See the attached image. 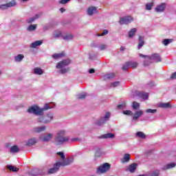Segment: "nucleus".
Returning <instances> with one entry per match:
<instances>
[{
	"instance_id": "nucleus-31",
	"label": "nucleus",
	"mask_w": 176,
	"mask_h": 176,
	"mask_svg": "<svg viewBox=\"0 0 176 176\" xmlns=\"http://www.w3.org/2000/svg\"><path fill=\"white\" fill-rule=\"evenodd\" d=\"M58 74H60L61 75H64V74H67L69 72V67H62L59 68Z\"/></svg>"
},
{
	"instance_id": "nucleus-26",
	"label": "nucleus",
	"mask_w": 176,
	"mask_h": 176,
	"mask_svg": "<svg viewBox=\"0 0 176 176\" xmlns=\"http://www.w3.org/2000/svg\"><path fill=\"white\" fill-rule=\"evenodd\" d=\"M39 14H36L34 16L27 19L26 23H28V24H31V23H34V21H35V20H36L37 19H39Z\"/></svg>"
},
{
	"instance_id": "nucleus-37",
	"label": "nucleus",
	"mask_w": 176,
	"mask_h": 176,
	"mask_svg": "<svg viewBox=\"0 0 176 176\" xmlns=\"http://www.w3.org/2000/svg\"><path fill=\"white\" fill-rule=\"evenodd\" d=\"M86 97H87L86 92H82L77 95V98H78V100H85Z\"/></svg>"
},
{
	"instance_id": "nucleus-41",
	"label": "nucleus",
	"mask_w": 176,
	"mask_h": 176,
	"mask_svg": "<svg viewBox=\"0 0 176 176\" xmlns=\"http://www.w3.org/2000/svg\"><path fill=\"white\" fill-rule=\"evenodd\" d=\"M10 151L12 153H17V152H20V148L17 146H12L10 148Z\"/></svg>"
},
{
	"instance_id": "nucleus-30",
	"label": "nucleus",
	"mask_w": 176,
	"mask_h": 176,
	"mask_svg": "<svg viewBox=\"0 0 176 176\" xmlns=\"http://www.w3.org/2000/svg\"><path fill=\"white\" fill-rule=\"evenodd\" d=\"M141 107V104L139 102H137L136 101H134L132 102V109L134 111H137V109H140V107Z\"/></svg>"
},
{
	"instance_id": "nucleus-52",
	"label": "nucleus",
	"mask_w": 176,
	"mask_h": 176,
	"mask_svg": "<svg viewBox=\"0 0 176 176\" xmlns=\"http://www.w3.org/2000/svg\"><path fill=\"white\" fill-rule=\"evenodd\" d=\"M108 45L106 44H101L99 47L100 50H107Z\"/></svg>"
},
{
	"instance_id": "nucleus-56",
	"label": "nucleus",
	"mask_w": 176,
	"mask_h": 176,
	"mask_svg": "<svg viewBox=\"0 0 176 176\" xmlns=\"http://www.w3.org/2000/svg\"><path fill=\"white\" fill-rule=\"evenodd\" d=\"M126 107V104H119L118 106V109H123V108Z\"/></svg>"
},
{
	"instance_id": "nucleus-58",
	"label": "nucleus",
	"mask_w": 176,
	"mask_h": 176,
	"mask_svg": "<svg viewBox=\"0 0 176 176\" xmlns=\"http://www.w3.org/2000/svg\"><path fill=\"white\" fill-rule=\"evenodd\" d=\"M170 79H176V72L171 75Z\"/></svg>"
},
{
	"instance_id": "nucleus-1",
	"label": "nucleus",
	"mask_w": 176,
	"mask_h": 176,
	"mask_svg": "<svg viewBox=\"0 0 176 176\" xmlns=\"http://www.w3.org/2000/svg\"><path fill=\"white\" fill-rule=\"evenodd\" d=\"M69 142V137L67 136L65 129L58 130L54 135L53 143L56 146H61L64 144Z\"/></svg>"
},
{
	"instance_id": "nucleus-25",
	"label": "nucleus",
	"mask_w": 176,
	"mask_h": 176,
	"mask_svg": "<svg viewBox=\"0 0 176 176\" xmlns=\"http://www.w3.org/2000/svg\"><path fill=\"white\" fill-rule=\"evenodd\" d=\"M113 78H115V73H109L103 76L104 80H108V79H113Z\"/></svg>"
},
{
	"instance_id": "nucleus-18",
	"label": "nucleus",
	"mask_w": 176,
	"mask_h": 176,
	"mask_svg": "<svg viewBox=\"0 0 176 176\" xmlns=\"http://www.w3.org/2000/svg\"><path fill=\"white\" fill-rule=\"evenodd\" d=\"M54 107V105L52 106V104L49 103L45 104L44 107L43 108H40V111H41V116L43 115L45 111H48V109H52Z\"/></svg>"
},
{
	"instance_id": "nucleus-3",
	"label": "nucleus",
	"mask_w": 176,
	"mask_h": 176,
	"mask_svg": "<svg viewBox=\"0 0 176 176\" xmlns=\"http://www.w3.org/2000/svg\"><path fill=\"white\" fill-rule=\"evenodd\" d=\"M110 118H111V113L107 112L105 114H104V116H102L100 117L98 119H97L94 122V124H96V126H104V124H105L107 123V122H108V120H109Z\"/></svg>"
},
{
	"instance_id": "nucleus-62",
	"label": "nucleus",
	"mask_w": 176,
	"mask_h": 176,
	"mask_svg": "<svg viewBox=\"0 0 176 176\" xmlns=\"http://www.w3.org/2000/svg\"><path fill=\"white\" fill-rule=\"evenodd\" d=\"M120 50L121 52H123V51L126 50V48H124V47L122 46V47H120Z\"/></svg>"
},
{
	"instance_id": "nucleus-11",
	"label": "nucleus",
	"mask_w": 176,
	"mask_h": 176,
	"mask_svg": "<svg viewBox=\"0 0 176 176\" xmlns=\"http://www.w3.org/2000/svg\"><path fill=\"white\" fill-rule=\"evenodd\" d=\"M133 20V19L132 16H124V17L120 18L119 23L121 25L129 24V23H131Z\"/></svg>"
},
{
	"instance_id": "nucleus-5",
	"label": "nucleus",
	"mask_w": 176,
	"mask_h": 176,
	"mask_svg": "<svg viewBox=\"0 0 176 176\" xmlns=\"http://www.w3.org/2000/svg\"><path fill=\"white\" fill-rule=\"evenodd\" d=\"M131 98H135V97H139L142 98V100H148L149 98V94L146 92H142L140 91H135L131 96Z\"/></svg>"
},
{
	"instance_id": "nucleus-47",
	"label": "nucleus",
	"mask_w": 176,
	"mask_h": 176,
	"mask_svg": "<svg viewBox=\"0 0 176 176\" xmlns=\"http://www.w3.org/2000/svg\"><path fill=\"white\" fill-rule=\"evenodd\" d=\"M130 67V65L129 64V62H126L125 64L123 65L122 69V71H127L129 68Z\"/></svg>"
},
{
	"instance_id": "nucleus-21",
	"label": "nucleus",
	"mask_w": 176,
	"mask_h": 176,
	"mask_svg": "<svg viewBox=\"0 0 176 176\" xmlns=\"http://www.w3.org/2000/svg\"><path fill=\"white\" fill-rule=\"evenodd\" d=\"M33 74H34V75H43L45 72H43V69H42V68L35 67L33 69Z\"/></svg>"
},
{
	"instance_id": "nucleus-46",
	"label": "nucleus",
	"mask_w": 176,
	"mask_h": 176,
	"mask_svg": "<svg viewBox=\"0 0 176 176\" xmlns=\"http://www.w3.org/2000/svg\"><path fill=\"white\" fill-rule=\"evenodd\" d=\"M39 117L37 118L38 123H45V116H38Z\"/></svg>"
},
{
	"instance_id": "nucleus-27",
	"label": "nucleus",
	"mask_w": 176,
	"mask_h": 176,
	"mask_svg": "<svg viewBox=\"0 0 176 176\" xmlns=\"http://www.w3.org/2000/svg\"><path fill=\"white\" fill-rule=\"evenodd\" d=\"M100 138H104V139H107V138H115V134L112 133H108L104 135H102Z\"/></svg>"
},
{
	"instance_id": "nucleus-16",
	"label": "nucleus",
	"mask_w": 176,
	"mask_h": 176,
	"mask_svg": "<svg viewBox=\"0 0 176 176\" xmlns=\"http://www.w3.org/2000/svg\"><path fill=\"white\" fill-rule=\"evenodd\" d=\"M98 10L96 7L94 6H90L87 8V13L88 16H93V14H95V13H97Z\"/></svg>"
},
{
	"instance_id": "nucleus-8",
	"label": "nucleus",
	"mask_w": 176,
	"mask_h": 176,
	"mask_svg": "<svg viewBox=\"0 0 176 176\" xmlns=\"http://www.w3.org/2000/svg\"><path fill=\"white\" fill-rule=\"evenodd\" d=\"M17 3H16L15 0H12L11 1L6 3V4H2L0 6V9L1 10H6L8 8H13V6H16Z\"/></svg>"
},
{
	"instance_id": "nucleus-59",
	"label": "nucleus",
	"mask_w": 176,
	"mask_h": 176,
	"mask_svg": "<svg viewBox=\"0 0 176 176\" xmlns=\"http://www.w3.org/2000/svg\"><path fill=\"white\" fill-rule=\"evenodd\" d=\"M96 72V70L94 69H91L89 70V74H94Z\"/></svg>"
},
{
	"instance_id": "nucleus-9",
	"label": "nucleus",
	"mask_w": 176,
	"mask_h": 176,
	"mask_svg": "<svg viewBox=\"0 0 176 176\" xmlns=\"http://www.w3.org/2000/svg\"><path fill=\"white\" fill-rule=\"evenodd\" d=\"M39 138L43 142H50V141H52V140H53V133H47L43 136H40Z\"/></svg>"
},
{
	"instance_id": "nucleus-43",
	"label": "nucleus",
	"mask_w": 176,
	"mask_h": 176,
	"mask_svg": "<svg viewBox=\"0 0 176 176\" xmlns=\"http://www.w3.org/2000/svg\"><path fill=\"white\" fill-rule=\"evenodd\" d=\"M61 57H64V53L54 54L52 55V58H54L55 60L61 58Z\"/></svg>"
},
{
	"instance_id": "nucleus-12",
	"label": "nucleus",
	"mask_w": 176,
	"mask_h": 176,
	"mask_svg": "<svg viewBox=\"0 0 176 176\" xmlns=\"http://www.w3.org/2000/svg\"><path fill=\"white\" fill-rule=\"evenodd\" d=\"M36 144H38V139L36 138H31L25 142L26 146H34Z\"/></svg>"
},
{
	"instance_id": "nucleus-2",
	"label": "nucleus",
	"mask_w": 176,
	"mask_h": 176,
	"mask_svg": "<svg viewBox=\"0 0 176 176\" xmlns=\"http://www.w3.org/2000/svg\"><path fill=\"white\" fill-rule=\"evenodd\" d=\"M72 162V160L67 159V160L56 162L54 165L53 168H51L48 170V174H55V173H57V171L60 170V167H61V166L63 167L65 166H69Z\"/></svg>"
},
{
	"instance_id": "nucleus-39",
	"label": "nucleus",
	"mask_w": 176,
	"mask_h": 176,
	"mask_svg": "<svg viewBox=\"0 0 176 176\" xmlns=\"http://www.w3.org/2000/svg\"><path fill=\"white\" fill-rule=\"evenodd\" d=\"M61 36L63 37V33H61L60 31H55L54 32V38L55 39H58V38H60Z\"/></svg>"
},
{
	"instance_id": "nucleus-17",
	"label": "nucleus",
	"mask_w": 176,
	"mask_h": 176,
	"mask_svg": "<svg viewBox=\"0 0 176 176\" xmlns=\"http://www.w3.org/2000/svg\"><path fill=\"white\" fill-rule=\"evenodd\" d=\"M142 115H144V111L142 110L136 111L132 117V119L133 120H138V119H140Z\"/></svg>"
},
{
	"instance_id": "nucleus-29",
	"label": "nucleus",
	"mask_w": 176,
	"mask_h": 176,
	"mask_svg": "<svg viewBox=\"0 0 176 176\" xmlns=\"http://www.w3.org/2000/svg\"><path fill=\"white\" fill-rule=\"evenodd\" d=\"M159 107L160 108H164L165 109H167L168 108H171V104H170V102H166V103H160L159 104Z\"/></svg>"
},
{
	"instance_id": "nucleus-24",
	"label": "nucleus",
	"mask_w": 176,
	"mask_h": 176,
	"mask_svg": "<svg viewBox=\"0 0 176 176\" xmlns=\"http://www.w3.org/2000/svg\"><path fill=\"white\" fill-rule=\"evenodd\" d=\"M42 43H43V41L42 40L34 41L31 44L30 47L35 49V47H36L37 46H41Z\"/></svg>"
},
{
	"instance_id": "nucleus-36",
	"label": "nucleus",
	"mask_w": 176,
	"mask_h": 176,
	"mask_svg": "<svg viewBox=\"0 0 176 176\" xmlns=\"http://www.w3.org/2000/svg\"><path fill=\"white\" fill-rule=\"evenodd\" d=\"M135 135L138 138H142V140H145V138H146V135H145L144 132L138 131L136 133Z\"/></svg>"
},
{
	"instance_id": "nucleus-33",
	"label": "nucleus",
	"mask_w": 176,
	"mask_h": 176,
	"mask_svg": "<svg viewBox=\"0 0 176 176\" xmlns=\"http://www.w3.org/2000/svg\"><path fill=\"white\" fill-rule=\"evenodd\" d=\"M7 168H8V170L12 173H17L19 171V168L14 166L13 165L7 166Z\"/></svg>"
},
{
	"instance_id": "nucleus-4",
	"label": "nucleus",
	"mask_w": 176,
	"mask_h": 176,
	"mask_svg": "<svg viewBox=\"0 0 176 176\" xmlns=\"http://www.w3.org/2000/svg\"><path fill=\"white\" fill-rule=\"evenodd\" d=\"M27 112L28 113H32L36 116H42V111H41V107L36 104L30 107L28 109Z\"/></svg>"
},
{
	"instance_id": "nucleus-50",
	"label": "nucleus",
	"mask_w": 176,
	"mask_h": 176,
	"mask_svg": "<svg viewBox=\"0 0 176 176\" xmlns=\"http://www.w3.org/2000/svg\"><path fill=\"white\" fill-rule=\"evenodd\" d=\"M57 155L60 157V159L63 160V162H64V160H65V155L63 152H58Z\"/></svg>"
},
{
	"instance_id": "nucleus-13",
	"label": "nucleus",
	"mask_w": 176,
	"mask_h": 176,
	"mask_svg": "<svg viewBox=\"0 0 176 176\" xmlns=\"http://www.w3.org/2000/svg\"><path fill=\"white\" fill-rule=\"evenodd\" d=\"M167 5L164 3H162L158 6H157V7L155 8V12H157V13H162L163 12H164V10H166V8Z\"/></svg>"
},
{
	"instance_id": "nucleus-34",
	"label": "nucleus",
	"mask_w": 176,
	"mask_h": 176,
	"mask_svg": "<svg viewBox=\"0 0 176 176\" xmlns=\"http://www.w3.org/2000/svg\"><path fill=\"white\" fill-rule=\"evenodd\" d=\"M160 175V170H155L147 174V176H159Z\"/></svg>"
},
{
	"instance_id": "nucleus-10",
	"label": "nucleus",
	"mask_w": 176,
	"mask_h": 176,
	"mask_svg": "<svg viewBox=\"0 0 176 176\" xmlns=\"http://www.w3.org/2000/svg\"><path fill=\"white\" fill-rule=\"evenodd\" d=\"M70 64H71V60L69 59L63 60L57 63L56 68L57 69L64 68V67H67Z\"/></svg>"
},
{
	"instance_id": "nucleus-19",
	"label": "nucleus",
	"mask_w": 176,
	"mask_h": 176,
	"mask_svg": "<svg viewBox=\"0 0 176 176\" xmlns=\"http://www.w3.org/2000/svg\"><path fill=\"white\" fill-rule=\"evenodd\" d=\"M131 160V158L130 154L125 153L123 157L121 159V163H122V164H124V163H129Z\"/></svg>"
},
{
	"instance_id": "nucleus-32",
	"label": "nucleus",
	"mask_w": 176,
	"mask_h": 176,
	"mask_svg": "<svg viewBox=\"0 0 176 176\" xmlns=\"http://www.w3.org/2000/svg\"><path fill=\"white\" fill-rule=\"evenodd\" d=\"M23 58H24V55L23 54H18L14 57V61L16 63H21L23 60Z\"/></svg>"
},
{
	"instance_id": "nucleus-20",
	"label": "nucleus",
	"mask_w": 176,
	"mask_h": 176,
	"mask_svg": "<svg viewBox=\"0 0 176 176\" xmlns=\"http://www.w3.org/2000/svg\"><path fill=\"white\" fill-rule=\"evenodd\" d=\"M64 41H72L74 39V35L71 33H66L62 35Z\"/></svg>"
},
{
	"instance_id": "nucleus-53",
	"label": "nucleus",
	"mask_w": 176,
	"mask_h": 176,
	"mask_svg": "<svg viewBox=\"0 0 176 176\" xmlns=\"http://www.w3.org/2000/svg\"><path fill=\"white\" fill-rule=\"evenodd\" d=\"M108 30H104L101 34H98V36H104L105 35H108Z\"/></svg>"
},
{
	"instance_id": "nucleus-7",
	"label": "nucleus",
	"mask_w": 176,
	"mask_h": 176,
	"mask_svg": "<svg viewBox=\"0 0 176 176\" xmlns=\"http://www.w3.org/2000/svg\"><path fill=\"white\" fill-rule=\"evenodd\" d=\"M109 168H111V164L108 163H104L102 165L98 167L96 173L97 174H104V173L109 171Z\"/></svg>"
},
{
	"instance_id": "nucleus-38",
	"label": "nucleus",
	"mask_w": 176,
	"mask_h": 176,
	"mask_svg": "<svg viewBox=\"0 0 176 176\" xmlns=\"http://www.w3.org/2000/svg\"><path fill=\"white\" fill-rule=\"evenodd\" d=\"M136 32H137L136 28L131 29L129 32V38H133Z\"/></svg>"
},
{
	"instance_id": "nucleus-45",
	"label": "nucleus",
	"mask_w": 176,
	"mask_h": 176,
	"mask_svg": "<svg viewBox=\"0 0 176 176\" xmlns=\"http://www.w3.org/2000/svg\"><path fill=\"white\" fill-rule=\"evenodd\" d=\"M95 156L96 157H100L101 156V148H96L95 149Z\"/></svg>"
},
{
	"instance_id": "nucleus-42",
	"label": "nucleus",
	"mask_w": 176,
	"mask_h": 176,
	"mask_svg": "<svg viewBox=\"0 0 176 176\" xmlns=\"http://www.w3.org/2000/svg\"><path fill=\"white\" fill-rule=\"evenodd\" d=\"M120 86V81H116L110 83V87L115 88V87H119Z\"/></svg>"
},
{
	"instance_id": "nucleus-61",
	"label": "nucleus",
	"mask_w": 176,
	"mask_h": 176,
	"mask_svg": "<svg viewBox=\"0 0 176 176\" xmlns=\"http://www.w3.org/2000/svg\"><path fill=\"white\" fill-rule=\"evenodd\" d=\"M148 85H149V86L153 87V86H155V82H150L148 83Z\"/></svg>"
},
{
	"instance_id": "nucleus-22",
	"label": "nucleus",
	"mask_w": 176,
	"mask_h": 176,
	"mask_svg": "<svg viewBox=\"0 0 176 176\" xmlns=\"http://www.w3.org/2000/svg\"><path fill=\"white\" fill-rule=\"evenodd\" d=\"M138 41H139V43L138 45V50H140V49H141V47H142V46H144V45H145V40L143 36H139Z\"/></svg>"
},
{
	"instance_id": "nucleus-23",
	"label": "nucleus",
	"mask_w": 176,
	"mask_h": 176,
	"mask_svg": "<svg viewBox=\"0 0 176 176\" xmlns=\"http://www.w3.org/2000/svg\"><path fill=\"white\" fill-rule=\"evenodd\" d=\"M46 130V126H36L33 129L34 133H42V131H45Z\"/></svg>"
},
{
	"instance_id": "nucleus-6",
	"label": "nucleus",
	"mask_w": 176,
	"mask_h": 176,
	"mask_svg": "<svg viewBox=\"0 0 176 176\" xmlns=\"http://www.w3.org/2000/svg\"><path fill=\"white\" fill-rule=\"evenodd\" d=\"M140 56L143 57L144 58H148V60H151L155 63H160L162 61V58L159 54H153L151 56H146L141 54Z\"/></svg>"
},
{
	"instance_id": "nucleus-51",
	"label": "nucleus",
	"mask_w": 176,
	"mask_h": 176,
	"mask_svg": "<svg viewBox=\"0 0 176 176\" xmlns=\"http://www.w3.org/2000/svg\"><path fill=\"white\" fill-rule=\"evenodd\" d=\"M146 113H153L155 114L156 112H157V109H148L146 110Z\"/></svg>"
},
{
	"instance_id": "nucleus-15",
	"label": "nucleus",
	"mask_w": 176,
	"mask_h": 176,
	"mask_svg": "<svg viewBox=\"0 0 176 176\" xmlns=\"http://www.w3.org/2000/svg\"><path fill=\"white\" fill-rule=\"evenodd\" d=\"M138 164L135 163L131 164L128 167L126 168V171H129V173H135V170H137Z\"/></svg>"
},
{
	"instance_id": "nucleus-14",
	"label": "nucleus",
	"mask_w": 176,
	"mask_h": 176,
	"mask_svg": "<svg viewBox=\"0 0 176 176\" xmlns=\"http://www.w3.org/2000/svg\"><path fill=\"white\" fill-rule=\"evenodd\" d=\"M45 118V124H47L50 123L54 119V116L52 113H48L45 116H44Z\"/></svg>"
},
{
	"instance_id": "nucleus-60",
	"label": "nucleus",
	"mask_w": 176,
	"mask_h": 176,
	"mask_svg": "<svg viewBox=\"0 0 176 176\" xmlns=\"http://www.w3.org/2000/svg\"><path fill=\"white\" fill-rule=\"evenodd\" d=\"M144 67H148V65H149V63H148V61H144Z\"/></svg>"
},
{
	"instance_id": "nucleus-63",
	"label": "nucleus",
	"mask_w": 176,
	"mask_h": 176,
	"mask_svg": "<svg viewBox=\"0 0 176 176\" xmlns=\"http://www.w3.org/2000/svg\"><path fill=\"white\" fill-rule=\"evenodd\" d=\"M60 12H61L62 13H64V12H65V9H64L63 8H60Z\"/></svg>"
},
{
	"instance_id": "nucleus-57",
	"label": "nucleus",
	"mask_w": 176,
	"mask_h": 176,
	"mask_svg": "<svg viewBox=\"0 0 176 176\" xmlns=\"http://www.w3.org/2000/svg\"><path fill=\"white\" fill-rule=\"evenodd\" d=\"M29 175L35 176L36 174H35V170H32L29 172Z\"/></svg>"
},
{
	"instance_id": "nucleus-44",
	"label": "nucleus",
	"mask_w": 176,
	"mask_h": 176,
	"mask_svg": "<svg viewBox=\"0 0 176 176\" xmlns=\"http://www.w3.org/2000/svg\"><path fill=\"white\" fill-rule=\"evenodd\" d=\"M171 42H173V39H170V38H165L162 41V43L163 45H164V46H167L168 45H170Z\"/></svg>"
},
{
	"instance_id": "nucleus-54",
	"label": "nucleus",
	"mask_w": 176,
	"mask_h": 176,
	"mask_svg": "<svg viewBox=\"0 0 176 176\" xmlns=\"http://www.w3.org/2000/svg\"><path fill=\"white\" fill-rule=\"evenodd\" d=\"M69 1H71V0H60L59 1V3H60L61 5H65V3H68V2H69Z\"/></svg>"
},
{
	"instance_id": "nucleus-48",
	"label": "nucleus",
	"mask_w": 176,
	"mask_h": 176,
	"mask_svg": "<svg viewBox=\"0 0 176 176\" xmlns=\"http://www.w3.org/2000/svg\"><path fill=\"white\" fill-rule=\"evenodd\" d=\"M153 8V2L146 4V10H151Z\"/></svg>"
},
{
	"instance_id": "nucleus-28",
	"label": "nucleus",
	"mask_w": 176,
	"mask_h": 176,
	"mask_svg": "<svg viewBox=\"0 0 176 176\" xmlns=\"http://www.w3.org/2000/svg\"><path fill=\"white\" fill-rule=\"evenodd\" d=\"M175 166H176L175 163H170V164L165 165L162 168V170H170V168H174V167H175Z\"/></svg>"
},
{
	"instance_id": "nucleus-64",
	"label": "nucleus",
	"mask_w": 176,
	"mask_h": 176,
	"mask_svg": "<svg viewBox=\"0 0 176 176\" xmlns=\"http://www.w3.org/2000/svg\"><path fill=\"white\" fill-rule=\"evenodd\" d=\"M22 2H28V0H21Z\"/></svg>"
},
{
	"instance_id": "nucleus-49",
	"label": "nucleus",
	"mask_w": 176,
	"mask_h": 176,
	"mask_svg": "<svg viewBox=\"0 0 176 176\" xmlns=\"http://www.w3.org/2000/svg\"><path fill=\"white\" fill-rule=\"evenodd\" d=\"M124 115H126L127 116H133V111L130 110H125L122 112Z\"/></svg>"
},
{
	"instance_id": "nucleus-55",
	"label": "nucleus",
	"mask_w": 176,
	"mask_h": 176,
	"mask_svg": "<svg viewBox=\"0 0 176 176\" xmlns=\"http://www.w3.org/2000/svg\"><path fill=\"white\" fill-rule=\"evenodd\" d=\"M78 141H80V139L79 138H75L71 139L72 142H76Z\"/></svg>"
},
{
	"instance_id": "nucleus-35",
	"label": "nucleus",
	"mask_w": 176,
	"mask_h": 176,
	"mask_svg": "<svg viewBox=\"0 0 176 176\" xmlns=\"http://www.w3.org/2000/svg\"><path fill=\"white\" fill-rule=\"evenodd\" d=\"M129 64V67L132 68L133 69L137 68L138 67V63L134 61H128Z\"/></svg>"
},
{
	"instance_id": "nucleus-40",
	"label": "nucleus",
	"mask_w": 176,
	"mask_h": 176,
	"mask_svg": "<svg viewBox=\"0 0 176 176\" xmlns=\"http://www.w3.org/2000/svg\"><path fill=\"white\" fill-rule=\"evenodd\" d=\"M37 25H30L27 28V31H29L30 32H32V31H35L36 30Z\"/></svg>"
}]
</instances>
